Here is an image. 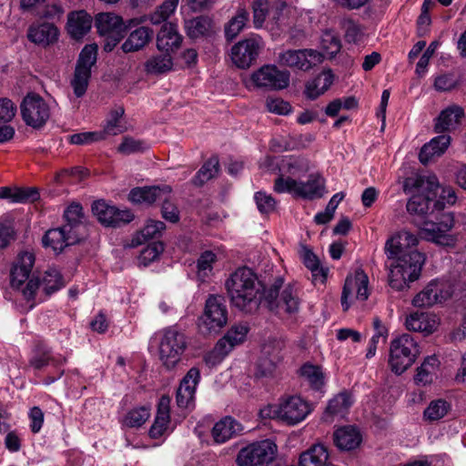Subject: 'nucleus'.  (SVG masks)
Segmentation results:
<instances>
[{
    "label": "nucleus",
    "mask_w": 466,
    "mask_h": 466,
    "mask_svg": "<svg viewBox=\"0 0 466 466\" xmlns=\"http://www.w3.org/2000/svg\"><path fill=\"white\" fill-rule=\"evenodd\" d=\"M418 243L419 238L414 234L402 230L386 241L384 249L388 258L391 259L401 253L417 250Z\"/></svg>",
    "instance_id": "obj_24"
},
{
    "label": "nucleus",
    "mask_w": 466,
    "mask_h": 466,
    "mask_svg": "<svg viewBox=\"0 0 466 466\" xmlns=\"http://www.w3.org/2000/svg\"><path fill=\"white\" fill-rule=\"evenodd\" d=\"M301 257L304 265L311 271L314 280L318 279L323 283L327 278V269H324L319 265V260L317 256L307 247L302 248Z\"/></svg>",
    "instance_id": "obj_47"
},
{
    "label": "nucleus",
    "mask_w": 466,
    "mask_h": 466,
    "mask_svg": "<svg viewBox=\"0 0 466 466\" xmlns=\"http://www.w3.org/2000/svg\"><path fill=\"white\" fill-rule=\"evenodd\" d=\"M283 284V278L277 277L265 288L251 268L243 267L230 275L225 286L231 304L241 311L257 310L263 298L268 309L276 314L296 313L300 304L298 289L291 283Z\"/></svg>",
    "instance_id": "obj_1"
},
{
    "label": "nucleus",
    "mask_w": 466,
    "mask_h": 466,
    "mask_svg": "<svg viewBox=\"0 0 466 466\" xmlns=\"http://www.w3.org/2000/svg\"><path fill=\"white\" fill-rule=\"evenodd\" d=\"M154 32L147 26H140L130 32L127 40L122 44L124 53L136 52L142 49L152 39Z\"/></svg>",
    "instance_id": "obj_35"
},
{
    "label": "nucleus",
    "mask_w": 466,
    "mask_h": 466,
    "mask_svg": "<svg viewBox=\"0 0 466 466\" xmlns=\"http://www.w3.org/2000/svg\"><path fill=\"white\" fill-rule=\"evenodd\" d=\"M362 437L358 428L343 426L333 433V441L340 451H352L360 446Z\"/></svg>",
    "instance_id": "obj_31"
},
{
    "label": "nucleus",
    "mask_w": 466,
    "mask_h": 466,
    "mask_svg": "<svg viewBox=\"0 0 466 466\" xmlns=\"http://www.w3.org/2000/svg\"><path fill=\"white\" fill-rule=\"evenodd\" d=\"M92 16L85 10L72 11L67 15L66 31L71 38L82 39L92 27Z\"/></svg>",
    "instance_id": "obj_26"
},
{
    "label": "nucleus",
    "mask_w": 466,
    "mask_h": 466,
    "mask_svg": "<svg viewBox=\"0 0 466 466\" xmlns=\"http://www.w3.org/2000/svg\"><path fill=\"white\" fill-rule=\"evenodd\" d=\"M82 238L83 236L79 232H72L68 226H62L47 230L42 243L45 247H50L56 253H60L65 248L77 244Z\"/></svg>",
    "instance_id": "obj_19"
},
{
    "label": "nucleus",
    "mask_w": 466,
    "mask_h": 466,
    "mask_svg": "<svg viewBox=\"0 0 466 466\" xmlns=\"http://www.w3.org/2000/svg\"><path fill=\"white\" fill-rule=\"evenodd\" d=\"M213 26L214 20L208 15H200L185 21L187 35L191 39L211 35Z\"/></svg>",
    "instance_id": "obj_32"
},
{
    "label": "nucleus",
    "mask_w": 466,
    "mask_h": 466,
    "mask_svg": "<svg viewBox=\"0 0 466 466\" xmlns=\"http://www.w3.org/2000/svg\"><path fill=\"white\" fill-rule=\"evenodd\" d=\"M147 149H148V144L146 141L135 139L131 137H125L117 147V151L124 155L143 153Z\"/></svg>",
    "instance_id": "obj_55"
},
{
    "label": "nucleus",
    "mask_w": 466,
    "mask_h": 466,
    "mask_svg": "<svg viewBox=\"0 0 466 466\" xmlns=\"http://www.w3.org/2000/svg\"><path fill=\"white\" fill-rule=\"evenodd\" d=\"M459 86V80L451 73L438 76L434 80V88L440 92H448Z\"/></svg>",
    "instance_id": "obj_59"
},
{
    "label": "nucleus",
    "mask_w": 466,
    "mask_h": 466,
    "mask_svg": "<svg viewBox=\"0 0 466 466\" xmlns=\"http://www.w3.org/2000/svg\"><path fill=\"white\" fill-rule=\"evenodd\" d=\"M220 170L218 156L212 155L203 163L201 167L191 178V183L196 187H202L208 181L218 177Z\"/></svg>",
    "instance_id": "obj_37"
},
{
    "label": "nucleus",
    "mask_w": 466,
    "mask_h": 466,
    "mask_svg": "<svg viewBox=\"0 0 466 466\" xmlns=\"http://www.w3.org/2000/svg\"><path fill=\"white\" fill-rule=\"evenodd\" d=\"M412 222L420 228L427 239L443 247L452 248L457 237L450 234L455 224L454 215L445 206H406Z\"/></svg>",
    "instance_id": "obj_2"
},
{
    "label": "nucleus",
    "mask_w": 466,
    "mask_h": 466,
    "mask_svg": "<svg viewBox=\"0 0 466 466\" xmlns=\"http://www.w3.org/2000/svg\"><path fill=\"white\" fill-rule=\"evenodd\" d=\"M269 348L270 346L264 347V354L268 356L262 357L258 364V371L262 376H268L271 374L276 368V365L282 359V356L279 355V352L271 355Z\"/></svg>",
    "instance_id": "obj_56"
},
{
    "label": "nucleus",
    "mask_w": 466,
    "mask_h": 466,
    "mask_svg": "<svg viewBox=\"0 0 466 466\" xmlns=\"http://www.w3.org/2000/svg\"><path fill=\"white\" fill-rule=\"evenodd\" d=\"M302 377L313 390H319L324 385V374L317 365L304 364L299 370Z\"/></svg>",
    "instance_id": "obj_48"
},
{
    "label": "nucleus",
    "mask_w": 466,
    "mask_h": 466,
    "mask_svg": "<svg viewBox=\"0 0 466 466\" xmlns=\"http://www.w3.org/2000/svg\"><path fill=\"white\" fill-rule=\"evenodd\" d=\"M183 36L176 23H164L157 35V47L161 52H175L182 44Z\"/></svg>",
    "instance_id": "obj_25"
},
{
    "label": "nucleus",
    "mask_w": 466,
    "mask_h": 466,
    "mask_svg": "<svg viewBox=\"0 0 466 466\" xmlns=\"http://www.w3.org/2000/svg\"><path fill=\"white\" fill-rule=\"evenodd\" d=\"M279 63L281 66L297 68L302 71L309 70V64L307 61L303 49H289L279 54Z\"/></svg>",
    "instance_id": "obj_44"
},
{
    "label": "nucleus",
    "mask_w": 466,
    "mask_h": 466,
    "mask_svg": "<svg viewBox=\"0 0 466 466\" xmlns=\"http://www.w3.org/2000/svg\"><path fill=\"white\" fill-rule=\"evenodd\" d=\"M405 325L409 330L431 334L436 329L438 322L435 316L425 312H415L406 318Z\"/></svg>",
    "instance_id": "obj_36"
},
{
    "label": "nucleus",
    "mask_w": 466,
    "mask_h": 466,
    "mask_svg": "<svg viewBox=\"0 0 466 466\" xmlns=\"http://www.w3.org/2000/svg\"><path fill=\"white\" fill-rule=\"evenodd\" d=\"M95 25L100 35H127L135 25V19H130L126 23L122 16L114 13H100L96 16Z\"/></svg>",
    "instance_id": "obj_20"
},
{
    "label": "nucleus",
    "mask_w": 466,
    "mask_h": 466,
    "mask_svg": "<svg viewBox=\"0 0 466 466\" xmlns=\"http://www.w3.org/2000/svg\"><path fill=\"white\" fill-rule=\"evenodd\" d=\"M334 81V74L331 69L323 70L311 82L306 85L305 94L310 100L317 99L320 95L324 94L332 85Z\"/></svg>",
    "instance_id": "obj_38"
},
{
    "label": "nucleus",
    "mask_w": 466,
    "mask_h": 466,
    "mask_svg": "<svg viewBox=\"0 0 466 466\" xmlns=\"http://www.w3.org/2000/svg\"><path fill=\"white\" fill-rule=\"evenodd\" d=\"M249 14L244 9L240 8L237 14L225 25L224 34L227 41H233L248 21Z\"/></svg>",
    "instance_id": "obj_45"
},
{
    "label": "nucleus",
    "mask_w": 466,
    "mask_h": 466,
    "mask_svg": "<svg viewBox=\"0 0 466 466\" xmlns=\"http://www.w3.org/2000/svg\"><path fill=\"white\" fill-rule=\"evenodd\" d=\"M248 328L245 325H236L228 330L226 335L221 338L215 350L220 355H227L236 345L242 343L248 334Z\"/></svg>",
    "instance_id": "obj_33"
},
{
    "label": "nucleus",
    "mask_w": 466,
    "mask_h": 466,
    "mask_svg": "<svg viewBox=\"0 0 466 466\" xmlns=\"http://www.w3.org/2000/svg\"><path fill=\"white\" fill-rule=\"evenodd\" d=\"M149 409L139 407L129 410L125 418L124 424L130 428H138L142 426L149 418Z\"/></svg>",
    "instance_id": "obj_54"
},
{
    "label": "nucleus",
    "mask_w": 466,
    "mask_h": 466,
    "mask_svg": "<svg viewBox=\"0 0 466 466\" xmlns=\"http://www.w3.org/2000/svg\"><path fill=\"white\" fill-rule=\"evenodd\" d=\"M170 422V398L163 395L158 401L157 415L148 434L152 439L160 438Z\"/></svg>",
    "instance_id": "obj_30"
},
{
    "label": "nucleus",
    "mask_w": 466,
    "mask_h": 466,
    "mask_svg": "<svg viewBox=\"0 0 466 466\" xmlns=\"http://www.w3.org/2000/svg\"><path fill=\"white\" fill-rule=\"evenodd\" d=\"M238 431H240L238 422L231 417H225L214 425L212 436L217 443H224Z\"/></svg>",
    "instance_id": "obj_42"
},
{
    "label": "nucleus",
    "mask_w": 466,
    "mask_h": 466,
    "mask_svg": "<svg viewBox=\"0 0 466 466\" xmlns=\"http://www.w3.org/2000/svg\"><path fill=\"white\" fill-rule=\"evenodd\" d=\"M40 284L43 286L46 295H51L64 287L62 276L56 269L46 270L41 282L37 278L30 279L25 288L22 289V296L30 303L28 306L29 309L35 307V303L32 300L35 299V292L39 289Z\"/></svg>",
    "instance_id": "obj_15"
},
{
    "label": "nucleus",
    "mask_w": 466,
    "mask_h": 466,
    "mask_svg": "<svg viewBox=\"0 0 466 466\" xmlns=\"http://www.w3.org/2000/svg\"><path fill=\"white\" fill-rule=\"evenodd\" d=\"M64 218L66 221V224L64 226H68L72 232H79L78 228L86 221L82 206H67L64 211Z\"/></svg>",
    "instance_id": "obj_50"
},
{
    "label": "nucleus",
    "mask_w": 466,
    "mask_h": 466,
    "mask_svg": "<svg viewBox=\"0 0 466 466\" xmlns=\"http://www.w3.org/2000/svg\"><path fill=\"white\" fill-rule=\"evenodd\" d=\"M436 139H431L429 143H426L421 147L419 153V160L421 164L427 165L433 159V157L442 155L437 150L433 149L432 147L434 144H436Z\"/></svg>",
    "instance_id": "obj_64"
},
{
    "label": "nucleus",
    "mask_w": 466,
    "mask_h": 466,
    "mask_svg": "<svg viewBox=\"0 0 466 466\" xmlns=\"http://www.w3.org/2000/svg\"><path fill=\"white\" fill-rule=\"evenodd\" d=\"M66 361V358H61L56 360L53 358L48 351H44L40 354L35 355L30 360V365L35 370H41L44 367L47 366L50 362H53L55 365L62 364Z\"/></svg>",
    "instance_id": "obj_61"
},
{
    "label": "nucleus",
    "mask_w": 466,
    "mask_h": 466,
    "mask_svg": "<svg viewBox=\"0 0 466 466\" xmlns=\"http://www.w3.org/2000/svg\"><path fill=\"white\" fill-rule=\"evenodd\" d=\"M187 348L186 335L176 327L163 329L158 344L159 360L167 370H175Z\"/></svg>",
    "instance_id": "obj_6"
},
{
    "label": "nucleus",
    "mask_w": 466,
    "mask_h": 466,
    "mask_svg": "<svg viewBox=\"0 0 466 466\" xmlns=\"http://www.w3.org/2000/svg\"><path fill=\"white\" fill-rule=\"evenodd\" d=\"M352 404L353 398L351 393L348 391L339 393L329 400L324 413L325 420H328L329 416L343 418L348 413Z\"/></svg>",
    "instance_id": "obj_41"
},
{
    "label": "nucleus",
    "mask_w": 466,
    "mask_h": 466,
    "mask_svg": "<svg viewBox=\"0 0 466 466\" xmlns=\"http://www.w3.org/2000/svg\"><path fill=\"white\" fill-rule=\"evenodd\" d=\"M164 251V244L160 241H154L143 248L138 257L139 263L147 266L159 258Z\"/></svg>",
    "instance_id": "obj_58"
},
{
    "label": "nucleus",
    "mask_w": 466,
    "mask_h": 466,
    "mask_svg": "<svg viewBox=\"0 0 466 466\" xmlns=\"http://www.w3.org/2000/svg\"><path fill=\"white\" fill-rule=\"evenodd\" d=\"M290 74L288 70H279L275 65H265L251 75V81L258 87L270 90H281L289 86Z\"/></svg>",
    "instance_id": "obj_12"
},
{
    "label": "nucleus",
    "mask_w": 466,
    "mask_h": 466,
    "mask_svg": "<svg viewBox=\"0 0 466 466\" xmlns=\"http://www.w3.org/2000/svg\"><path fill=\"white\" fill-rule=\"evenodd\" d=\"M105 140L104 132L86 131L76 133L67 137V141L72 145L86 146L95 142Z\"/></svg>",
    "instance_id": "obj_53"
},
{
    "label": "nucleus",
    "mask_w": 466,
    "mask_h": 466,
    "mask_svg": "<svg viewBox=\"0 0 466 466\" xmlns=\"http://www.w3.org/2000/svg\"><path fill=\"white\" fill-rule=\"evenodd\" d=\"M172 66L173 60L168 52L152 56L145 64L146 70L149 74H164L170 71Z\"/></svg>",
    "instance_id": "obj_46"
},
{
    "label": "nucleus",
    "mask_w": 466,
    "mask_h": 466,
    "mask_svg": "<svg viewBox=\"0 0 466 466\" xmlns=\"http://www.w3.org/2000/svg\"><path fill=\"white\" fill-rule=\"evenodd\" d=\"M217 261V255L207 250L200 254L197 260V275L201 281L205 279L212 273L213 265Z\"/></svg>",
    "instance_id": "obj_49"
},
{
    "label": "nucleus",
    "mask_w": 466,
    "mask_h": 466,
    "mask_svg": "<svg viewBox=\"0 0 466 466\" xmlns=\"http://www.w3.org/2000/svg\"><path fill=\"white\" fill-rule=\"evenodd\" d=\"M16 106L9 98H0V122H11L15 116Z\"/></svg>",
    "instance_id": "obj_63"
},
{
    "label": "nucleus",
    "mask_w": 466,
    "mask_h": 466,
    "mask_svg": "<svg viewBox=\"0 0 466 466\" xmlns=\"http://www.w3.org/2000/svg\"><path fill=\"white\" fill-rule=\"evenodd\" d=\"M123 115L124 109L122 107L110 111L109 116L104 125L103 130H99L100 132H104L105 139L107 136L117 134L116 128L118 127L119 120Z\"/></svg>",
    "instance_id": "obj_60"
},
{
    "label": "nucleus",
    "mask_w": 466,
    "mask_h": 466,
    "mask_svg": "<svg viewBox=\"0 0 466 466\" xmlns=\"http://www.w3.org/2000/svg\"><path fill=\"white\" fill-rule=\"evenodd\" d=\"M420 354L419 345L410 334H402L390 342L389 364L391 370L400 375L415 362Z\"/></svg>",
    "instance_id": "obj_7"
},
{
    "label": "nucleus",
    "mask_w": 466,
    "mask_h": 466,
    "mask_svg": "<svg viewBox=\"0 0 466 466\" xmlns=\"http://www.w3.org/2000/svg\"><path fill=\"white\" fill-rule=\"evenodd\" d=\"M287 6L284 0H278L275 7L270 6L268 0H255L253 2V23L256 28L262 27L266 17L272 14V18L278 20L282 11Z\"/></svg>",
    "instance_id": "obj_28"
},
{
    "label": "nucleus",
    "mask_w": 466,
    "mask_h": 466,
    "mask_svg": "<svg viewBox=\"0 0 466 466\" xmlns=\"http://www.w3.org/2000/svg\"><path fill=\"white\" fill-rule=\"evenodd\" d=\"M0 199H7L13 203L34 204L40 199V192L36 187H1Z\"/></svg>",
    "instance_id": "obj_29"
},
{
    "label": "nucleus",
    "mask_w": 466,
    "mask_h": 466,
    "mask_svg": "<svg viewBox=\"0 0 466 466\" xmlns=\"http://www.w3.org/2000/svg\"><path fill=\"white\" fill-rule=\"evenodd\" d=\"M274 190L278 193H289L295 199L304 201L319 200L328 193L326 180L319 173L309 174L306 181L279 176L275 180Z\"/></svg>",
    "instance_id": "obj_5"
},
{
    "label": "nucleus",
    "mask_w": 466,
    "mask_h": 466,
    "mask_svg": "<svg viewBox=\"0 0 466 466\" xmlns=\"http://www.w3.org/2000/svg\"><path fill=\"white\" fill-rule=\"evenodd\" d=\"M329 451L323 444L317 443L302 452L299 456V466H331L328 463Z\"/></svg>",
    "instance_id": "obj_39"
},
{
    "label": "nucleus",
    "mask_w": 466,
    "mask_h": 466,
    "mask_svg": "<svg viewBox=\"0 0 466 466\" xmlns=\"http://www.w3.org/2000/svg\"><path fill=\"white\" fill-rule=\"evenodd\" d=\"M369 278L360 268L357 269L353 276H348L342 289L341 306L344 311L350 307V299L353 297L360 301L369 298Z\"/></svg>",
    "instance_id": "obj_17"
},
{
    "label": "nucleus",
    "mask_w": 466,
    "mask_h": 466,
    "mask_svg": "<svg viewBox=\"0 0 466 466\" xmlns=\"http://www.w3.org/2000/svg\"><path fill=\"white\" fill-rule=\"evenodd\" d=\"M440 365L435 355L425 358L421 365L417 369L414 381L418 385H427L432 382L434 373Z\"/></svg>",
    "instance_id": "obj_43"
},
{
    "label": "nucleus",
    "mask_w": 466,
    "mask_h": 466,
    "mask_svg": "<svg viewBox=\"0 0 466 466\" xmlns=\"http://www.w3.org/2000/svg\"><path fill=\"white\" fill-rule=\"evenodd\" d=\"M166 225L160 220L147 219L143 229L137 232L132 238L130 247L135 248L144 244L150 239H158L161 238Z\"/></svg>",
    "instance_id": "obj_40"
},
{
    "label": "nucleus",
    "mask_w": 466,
    "mask_h": 466,
    "mask_svg": "<svg viewBox=\"0 0 466 466\" xmlns=\"http://www.w3.org/2000/svg\"><path fill=\"white\" fill-rule=\"evenodd\" d=\"M310 405L299 396L282 399L276 410L277 417L289 425H296L310 413Z\"/></svg>",
    "instance_id": "obj_13"
},
{
    "label": "nucleus",
    "mask_w": 466,
    "mask_h": 466,
    "mask_svg": "<svg viewBox=\"0 0 466 466\" xmlns=\"http://www.w3.org/2000/svg\"><path fill=\"white\" fill-rule=\"evenodd\" d=\"M228 322V309L223 296L209 295L203 314L198 318L199 332L205 336L218 334Z\"/></svg>",
    "instance_id": "obj_8"
},
{
    "label": "nucleus",
    "mask_w": 466,
    "mask_h": 466,
    "mask_svg": "<svg viewBox=\"0 0 466 466\" xmlns=\"http://www.w3.org/2000/svg\"><path fill=\"white\" fill-rule=\"evenodd\" d=\"M20 110L24 122L35 129H41L50 116L47 103L35 93H30L24 97Z\"/></svg>",
    "instance_id": "obj_11"
},
{
    "label": "nucleus",
    "mask_w": 466,
    "mask_h": 466,
    "mask_svg": "<svg viewBox=\"0 0 466 466\" xmlns=\"http://www.w3.org/2000/svg\"><path fill=\"white\" fill-rule=\"evenodd\" d=\"M450 408V404L444 400H432L423 411V417L430 421L439 420L448 413Z\"/></svg>",
    "instance_id": "obj_51"
},
{
    "label": "nucleus",
    "mask_w": 466,
    "mask_h": 466,
    "mask_svg": "<svg viewBox=\"0 0 466 466\" xmlns=\"http://www.w3.org/2000/svg\"><path fill=\"white\" fill-rule=\"evenodd\" d=\"M267 106L269 112L277 115L287 116L292 112L291 105L281 98L268 100Z\"/></svg>",
    "instance_id": "obj_62"
},
{
    "label": "nucleus",
    "mask_w": 466,
    "mask_h": 466,
    "mask_svg": "<svg viewBox=\"0 0 466 466\" xmlns=\"http://www.w3.org/2000/svg\"><path fill=\"white\" fill-rule=\"evenodd\" d=\"M91 206L94 216L106 227L116 228L127 224L134 214L126 206Z\"/></svg>",
    "instance_id": "obj_18"
},
{
    "label": "nucleus",
    "mask_w": 466,
    "mask_h": 466,
    "mask_svg": "<svg viewBox=\"0 0 466 466\" xmlns=\"http://www.w3.org/2000/svg\"><path fill=\"white\" fill-rule=\"evenodd\" d=\"M464 116V110L461 106L453 105L441 110L434 123L436 133H445L454 124H459Z\"/></svg>",
    "instance_id": "obj_34"
},
{
    "label": "nucleus",
    "mask_w": 466,
    "mask_h": 466,
    "mask_svg": "<svg viewBox=\"0 0 466 466\" xmlns=\"http://www.w3.org/2000/svg\"><path fill=\"white\" fill-rule=\"evenodd\" d=\"M89 174L90 172L86 167L76 166L61 170L56 175V178L60 182L77 183L88 177Z\"/></svg>",
    "instance_id": "obj_52"
},
{
    "label": "nucleus",
    "mask_w": 466,
    "mask_h": 466,
    "mask_svg": "<svg viewBox=\"0 0 466 466\" xmlns=\"http://www.w3.org/2000/svg\"><path fill=\"white\" fill-rule=\"evenodd\" d=\"M403 191L410 195L406 204H456L455 188L441 186L435 176L414 175L403 181Z\"/></svg>",
    "instance_id": "obj_3"
},
{
    "label": "nucleus",
    "mask_w": 466,
    "mask_h": 466,
    "mask_svg": "<svg viewBox=\"0 0 466 466\" xmlns=\"http://www.w3.org/2000/svg\"><path fill=\"white\" fill-rule=\"evenodd\" d=\"M277 453V445L270 440H263L242 448L237 456L238 466H268Z\"/></svg>",
    "instance_id": "obj_10"
},
{
    "label": "nucleus",
    "mask_w": 466,
    "mask_h": 466,
    "mask_svg": "<svg viewBox=\"0 0 466 466\" xmlns=\"http://www.w3.org/2000/svg\"><path fill=\"white\" fill-rule=\"evenodd\" d=\"M171 193V186L158 184L134 187L127 198L132 204H169Z\"/></svg>",
    "instance_id": "obj_14"
},
{
    "label": "nucleus",
    "mask_w": 466,
    "mask_h": 466,
    "mask_svg": "<svg viewBox=\"0 0 466 466\" xmlns=\"http://www.w3.org/2000/svg\"><path fill=\"white\" fill-rule=\"evenodd\" d=\"M96 44L86 45L79 53L71 86L74 94L80 98L85 96L92 75V67L97 60Z\"/></svg>",
    "instance_id": "obj_9"
},
{
    "label": "nucleus",
    "mask_w": 466,
    "mask_h": 466,
    "mask_svg": "<svg viewBox=\"0 0 466 466\" xmlns=\"http://www.w3.org/2000/svg\"><path fill=\"white\" fill-rule=\"evenodd\" d=\"M200 370L197 367L188 370L177 390L176 401L179 408H188L195 400L196 388L200 381Z\"/></svg>",
    "instance_id": "obj_21"
},
{
    "label": "nucleus",
    "mask_w": 466,
    "mask_h": 466,
    "mask_svg": "<svg viewBox=\"0 0 466 466\" xmlns=\"http://www.w3.org/2000/svg\"><path fill=\"white\" fill-rule=\"evenodd\" d=\"M261 48V38L254 35L235 44L231 48V59L237 67L246 69L256 63Z\"/></svg>",
    "instance_id": "obj_16"
},
{
    "label": "nucleus",
    "mask_w": 466,
    "mask_h": 466,
    "mask_svg": "<svg viewBox=\"0 0 466 466\" xmlns=\"http://www.w3.org/2000/svg\"><path fill=\"white\" fill-rule=\"evenodd\" d=\"M35 263L33 253L25 251L19 254L17 261L11 270V284L14 288L21 289L23 284L28 279Z\"/></svg>",
    "instance_id": "obj_27"
},
{
    "label": "nucleus",
    "mask_w": 466,
    "mask_h": 466,
    "mask_svg": "<svg viewBox=\"0 0 466 466\" xmlns=\"http://www.w3.org/2000/svg\"><path fill=\"white\" fill-rule=\"evenodd\" d=\"M393 259L395 261L390 265L389 284L392 289L403 291L410 288V282L420 278L425 255L418 250H410Z\"/></svg>",
    "instance_id": "obj_4"
},
{
    "label": "nucleus",
    "mask_w": 466,
    "mask_h": 466,
    "mask_svg": "<svg viewBox=\"0 0 466 466\" xmlns=\"http://www.w3.org/2000/svg\"><path fill=\"white\" fill-rule=\"evenodd\" d=\"M321 46L328 55L334 57L342 47L339 35L330 30L325 31L321 37Z\"/></svg>",
    "instance_id": "obj_57"
},
{
    "label": "nucleus",
    "mask_w": 466,
    "mask_h": 466,
    "mask_svg": "<svg viewBox=\"0 0 466 466\" xmlns=\"http://www.w3.org/2000/svg\"><path fill=\"white\" fill-rule=\"evenodd\" d=\"M450 297L451 293L445 289L443 283L432 280L414 297L412 305L417 308L431 307L436 303L446 300Z\"/></svg>",
    "instance_id": "obj_23"
},
{
    "label": "nucleus",
    "mask_w": 466,
    "mask_h": 466,
    "mask_svg": "<svg viewBox=\"0 0 466 466\" xmlns=\"http://www.w3.org/2000/svg\"><path fill=\"white\" fill-rule=\"evenodd\" d=\"M60 31L58 27L48 22L33 23L29 25L26 37L27 39L42 47H47L58 41Z\"/></svg>",
    "instance_id": "obj_22"
}]
</instances>
